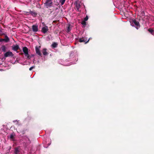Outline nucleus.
<instances>
[{"label": "nucleus", "mask_w": 154, "mask_h": 154, "mask_svg": "<svg viewBox=\"0 0 154 154\" xmlns=\"http://www.w3.org/2000/svg\"><path fill=\"white\" fill-rule=\"evenodd\" d=\"M4 56L5 57H13L14 56V54L11 51H8L4 54Z\"/></svg>", "instance_id": "7ed1b4c3"}, {"label": "nucleus", "mask_w": 154, "mask_h": 154, "mask_svg": "<svg viewBox=\"0 0 154 154\" xmlns=\"http://www.w3.org/2000/svg\"><path fill=\"white\" fill-rule=\"evenodd\" d=\"M55 9V10H59L58 8L57 7Z\"/></svg>", "instance_id": "c756f323"}, {"label": "nucleus", "mask_w": 154, "mask_h": 154, "mask_svg": "<svg viewBox=\"0 0 154 154\" xmlns=\"http://www.w3.org/2000/svg\"><path fill=\"white\" fill-rule=\"evenodd\" d=\"M58 22V21H53V23H55V24L57 23L56 24L57 25V23Z\"/></svg>", "instance_id": "b1692460"}, {"label": "nucleus", "mask_w": 154, "mask_h": 154, "mask_svg": "<svg viewBox=\"0 0 154 154\" xmlns=\"http://www.w3.org/2000/svg\"><path fill=\"white\" fill-rule=\"evenodd\" d=\"M58 45V44L56 42H53L51 45V47L53 48H56Z\"/></svg>", "instance_id": "4468645a"}, {"label": "nucleus", "mask_w": 154, "mask_h": 154, "mask_svg": "<svg viewBox=\"0 0 154 154\" xmlns=\"http://www.w3.org/2000/svg\"><path fill=\"white\" fill-rule=\"evenodd\" d=\"M19 54L21 55H23V53L22 52L20 53Z\"/></svg>", "instance_id": "bb28decb"}, {"label": "nucleus", "mask_w": 154, "mask_h": 154, "mask_svg": "<svg viewBox=\"0 0 154 154\" xmlns=\"http://www.w3.org/2000/svg\"><path fill=\"white\" fill-rule=\"evenodd\" d=\"M35 66H32V67H30L29 69V70H30V71H31L32 70V69H33V68H35Z\"/></svg>", "instance_id": "5701e85b"}, {"label": "nucleus", "mask_w": 154, "mask_h": 154, "mask_svg": "<svg viewBox=\"0 0 154 154\" xmlns=\"http://www.w3.org/2000/svg\"><path fill=\"white\" fill-rule=\"evenodd\" d=\"M10 138L11 139H13L14 138V135L12 134H11L10 136Z\"/></svg>", "instance_id": "412c9836"}, {"label": "nucleus", "mask_w": 154, "mask_h": 154, "mask_svg": "<svg viewBox=\"0 0 154 154\" xmlns=\"http://www.w3.org/2000/svg\"><path fill=\"white\" fill-rule=\"evenodd\" d=\"M85 21H86L83 20L82 21L81 23L84 26H85L86 25V23Z\"/></svg>", "instance_id": "6ab92c4d"}, {"label": "nucleus", "mask_w": 154, "mask_h": 154, "mask_svg": "<svg viewBox=\"0 0 154 154\" xmlns=\"http://www.w3.org/2000/svg\"><path fill=\"white\" fill-rule=\"evenodd\" d=\"M70 24H69L68 25V26L67 27V30H66L67 32L68 33H69V32H70V31L71 29H70Z\"/></svg>", "instance_id": "a211bd4d"}, {"label": "nucleus", "mask_w": 154, "mask_h": 154, "mask_svg": "<svg viewBox=\"0 0 154 154\" xmlns=\"http://www.w3.org/2000/svg\"><path fill=\"white\" fill-rule=\"evenodd\" d=\"M28 141H29V144L31 143V142L29 140V139H28Z\"/></svg>", "instance_id": "7c9ffc66"}, {"label": "nucleus", "mask_w": 154, "mask_h": 154, "mask_svg": "<svg viewBox=\"0 0 154 154\" xmlns=\"http://www.w3.org/2000/svg\"><path fill=\"white\" fill-rule=\"evenodd\" d=\"M32 31L33 32H37L38 31V26L36 25H33L32 26Z\"/></svg>", "instance_id": "0eeeda50"}, {"label": "nucleus", "mask_w": 154, "mask_h": 154, "mask_svg": "<svg viewBox=\"0 0 154 154\" xmlns=\"http://www.w3.org/2000/svg\"><path fill=\"white\" fill-rule=\"evenodd\" d=\"M19 152V151L17 148H16L15 149L14 153L15 154H18Z\"/></svg>", "instance_id": "f3484780"}, {"label": "nucleus", "mask_w": 154, "mask_h": 154, "mask_svg": "<svg viewBox=\"0 0 154 154\" xmlns=\"http://www.w3.org/2000/svg\"><path fill=\"white\" fill-rule=\"evenodd\" d=\"M30 56H31L32 57V56H33V55H31Z\"/></svg>", "instance_id": "2f4dec72"}, {"label": "nucleus", "mask_w": 154, "mask_h": 154, "mask_svg": "<svg viewBox=\"0 0 154 154\" xmlns=\"http://www.w3.org/2000/svg\"><path fill=\"white\" fill-rule=\"evenodd\" d=\"M52 1L53 0H46L44 4L47 8L52 6L53 5Z\"/></svg>", "instance_id": "f03ea898"}, {"label": "nucleus", "mask_w": 154, "mask_h": 154, "mask_svg": "<svg viewBox=\"0 0 154 154\" xmlns=\"http://www.w3.org/2000/svg\"><path fill=\"white\" fill-rule=\"evenodd\" d=\"M29 11L25 12L27 13H30L33 16H35L37 15V13L35 11H32L30 10H29Z\"/></svg>", "instance_id": "6e6552de"}, {"label": "nucleus", "mask_w": 154, "mask_h": 154, "mask_svg": "<svg viewBox=\"0 0 154 154\" xmlns=\"http://www.w3.org/2000/svg\"><path fill=\"white\" fill-rule=\"evenodd\" d=\"M75 6L77 9V11H79V9L81 7L80 3L78 2H75Z\"/></svg>", "instance_id": "9d476101"}, {"label": "nucleus", "mask_w": 154, "mask_h": 154, "mask_svg": "<svg viewBox=\"0 0 154 154\" xmlns=\"http://www.w3.org/2000/svg\"><path fill=\"white\" fill-rule=\"evenodd\" d=\"M66 0H60V2L61 3V5H63L64 3Z\"/></svg>", "instance_id": "aec40b11"}, {"label": "nucleus", "mask_w": 154, "mask_h": 154, "mask_svg": "<svg viewBox=\"0 0 154 154\" xmlns=\"http://www.w3.org/2000/svg\"><path fill=\"white\" fill-rule=\"evenodd\" d=\"M3 35H6L5 33H1L0 34V35L1 36H2Z\"/></svg>", "instance_id": "393cba45"}, {"label": "nucleus", "mask_w": 154, "mask_h": 154, "mask_svg": "<svg viewBox=\"0 0 154 154\" xmlns=\"http://www.w3.org/2000/svg\"><path fill=\"white\" fill-rule=\"evenodd\" d=\"M48 27L45 26L42 27V31L44 33H45L48 31Z\"/></svg>", "instance_id": "1a4fd4ad"}, {"label": "nucleus", "mask_w": 154, "mask_h": 154, "mask_svg": "<svg viewBox=\"0 0 154 154\" xmlns=\"http://www.w3.org/2000/svg\"><path fill=\"white\" fill-rule=\"evenodd\" d=\"M23 50L25 56L27 57V59H30L31 57L30 56L29 54L28 48L26 47H24L23 48Z\"/></svg>", "instance_id": "f257e3e1"}, {"label": "nucleus", "mask_w": 154, "mask_h": 154, "mask_svg": "<svg viewBox=\"0 0 154 154\" xmlns=\"http://www.w3.org/2000/svg\"><path fill=\"white\" fill-rule=\"evenodd\" d=\"M12 49L14 51H17L20 49L19 46L18 45H13L12 47Z\"/></svg>", "instance_id": "423d86ee"}, {"label": "nucleus", "mask_w": 154, "mask_h": 154, "mask_svg": "<svg viewBox=\"0 0 154 154\" xmlns=\"http://www.w3.org/2000/svg\"><path fill=\"white\" fill-rule=\"evenodd\" d=\"M2 29L1 28H0V33L2 32Z\"/></svg>", "instance_id": "cd10ccee"}, {"label": "nucleus", "mask_w": 154, "mask_h": 154, "mask_svg": "<svg viewBox=\"0 0 154 154\" xmlns=\"http://www.w3.org/2000/svg\"><path fill=\"white\" fill-rule=\"evenodd\" d=\"M133 22L134 23L136 26V28L137 29H138L140 27V25L139 22L136 21L134 19L132 20Z\"/></svg>", "instance_id": "39448f33"}, {"label": "nucleus", "mask_w": 154, "mask_h": 154, "mask_svg": "<svg viewBox=\"0 0 154 154\" xmlns=\"http://www.w3.org/2000/svg\"><path fill=\"white\" fill-rule=\"evenodd\" d=\"M46 49H44L42 51V53L44 55H46L48 54V53L46 51Z\"/></svg>", "instance_id": "2eb2a0df"}, {"label": "nucleus", "mask_w": 154, "mask_h": 154, "mask_svg": "<svg viewBox=\"0 0 154 154\" xmlns=\"http://www.w3.org/2000/svg\"><path fill=\"white\" fill-rule=\"evenodd\" d=\"M148 31L150 32L152 35H154L153 33L154 31L152 28H150L148 29Z\"/></svg>", "instance_id": "dca6fc26"}, {"label": "nucleus", "mask_w": 154, "mask_h": 154, "mask_svg": "<svg viewBox=\"0 0 154 154\" xmlns=\"http://www.w3.org/2000/svg\"><path fill=\"white\" fill-rule=\"evenodd\" d=\"M87 40V38H79V42H84L85 44H86L88 42L89 39L88 41Z\"/></svg>", "instance_id": "20e7f679"}, {"label": "nucleus", "mask_w": 154, "mask_h": 154, "mask_svg": "<svg viewBox=\"0 0 154 154\" xmlns=\"http://www.w3.org/2000/svg\"><path fill=\"white\" fill-rule=\"evenodd\" d=\"M2 41H3L2 40V38H0V42H2Z\"/></svg>", "instance_id": "c85d7f7f"}, {"label": "nucleus", "mask_w": 154, "mask_h": 154, "mask_svg": "<svg viewBox=\"0 0 154 154\" xmlns=\"http://www.w3.org/2000/svg\"><path fill=\"white\" fill-rule=\"evenodd\" d=\"M2 51L3 52H5L6 51V48L4 45H2L1 48Z\"/></svg>", "instance_id": "ddd939ff"}, {"label": "nucleus", "mask_w": 154, "mask_h": 154, "mask_svg": "<svg viewBox=\"0 0 154 154\" xmlns=\"http://www.w3.org/2000/svg\"><path fill=\"white\" fill-rule=\"evenodd\" d=\"M2 40L3 41H5V42H9L10 41V39L8 37L7 35H5V38H2Z\"/></svg>", "instance_id": "9b49d317"}, {"label": "nucleus", "mask_w": 154, "mask_h": 154, "mask_svg": "<svg viewBox=\"0 0 154 154\" xmlns=\"http://www.w3.org/2000/svg\"><path fill=\"white\" fill-rule=\"evenodd\" d=\"M35 51L37 54L40 56H42V54L41 53L39 49L37 48V47H35Z\"/></svg>", "instance_id": "f8f14e48"}, {"label": "nucleus", "mask_w": 154, "mask_h": 154, "mask_svg": "<svg viewBox=\"0 0 154 154\" xmlns=\"http://www.w3.org/2000/svg\"><path fill=\"white\" fill-rule=\"evenodd\" d=\"M141 14H142V15H143V16L144 15V11H142L141 12Z\"/></svg>", "instance_id": "a878e982"}, {"label": "nucleus", "mask_w": 154, "mask_h": 154, "mask_svg": "<svg viewBox=\"0 0 154 154\" xmlns=\"http://www.w3.org/2000/svg\"><path fill=\"white\" fill-rule=\"evenodd\" d=\"M88 19V16H86V17L84 18V21H86Z\"/></svg>", "instance_id": "4be33fe9"}]
</instances>
